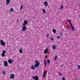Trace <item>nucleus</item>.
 <instances>
[{"label": "nucleus", "mask_w": 80, "mask_h": 80, "mask_svg": "<svg viewBox=\"0 0 80 80\" xmlns=\"http://www.w3.org/2000/svg\"><path fill=\"white\" fill-rule=\"evenodd\" d=\"M2 53H4V54H5V53H6V51H5V50H3L2 51Z\"/></svg>", "instance_id": "4be33fe9"}, {"label": "nucleus", "mask_w": 80, "mask_h": 80, "mask_svg": "<svg viewBox=\"0 0 80 80\" xmlns=\"http://www.w3.org/2000/svg\"><path fill=\"white\" fill-rule=\"evenodd\" d=\"M19 53H22L23 51H22V49H20L19 50Z\"/></svg>", "instance_id": "dca6fc26"}, {"label": "nucleus", "mask_w": 80, "mask_h": 80, "mask_svg": "<svg viewBox=\"0 0 80 80\" xmlns=\"http://www.w3.org/2000/svg\"><path fill=\"white\" fill-rule=\"evenodd\" d=\"M69 24H70V26H71V27H72V26H72V23H70Z\"/></svg>", "instance_id": "c756f323"}, {"label": "nucleus", "mask_w": 80, "mask_h": 80, "mask_svg": "<svg viewBox=\"0 0 80 80\" xmlns=\"http://www.w3.org/2000/svg\"><path fill=\"white\" fill-rule=\"evenodd\" d=\"M45 58H47L48 57V56H45Z\"/></svg>", "instance_id": "f704fd0d"}, {"label": "nucleus", "mask_w": 80, "mask_h": 80, "mask_svg": "<svg viewBox=\"0 0 80 80\" xmlns=\"http://www.w3.org/2000/svg\"><path fill=\"white\" fill-rule=\"evenodd\" d=\"M14 77H15V75H14V74H12L10 75V78L12 79H13V78H14Z\"/></svg>", "instance_id": "0eeeda50"}, {"label": "nucleus", "mask_w": 80, "mask_h": 80, "mask_svg": "<svg viewBox=\"0 0 80 80\" xmlns=\"http://www.w3.org/2000/svg\"><path fill=\"white\" fill-rule=\"evenodd\" d=\"M57 56H56L55 58H54V60H55V61H56V60H57Z\"/></svg>", "instance_id": "412c9836"}, {"label": "nucleus", "mask_w": 80, "mask_h": 80, "mask_svg": "<svg viewBox=\"0 0 80 80\" xmlns=\"http://www.w3.org/2000/svg\"><path fill=\"white\" fill-rule=\"evenodd\" d=\"M4 67H7L8 66V63L6 61H5L4 63Z\"/></svg>", "instance_id": "1a4fd4ad"}, {"label": "nucleus", "mask_w": 80, "mask_h": 80, "mask_svg": "<svg viewBox=\"0 0 80 80\" xmlns=\"http://www.w3.org/2000/svg\"><path fill=\"white\" fill-rule=\"evenodd\" d=\"M22 8H23V6H22V5L21 6V8H20V10H22Z\"/></svg>", "instance_id": "a878e982"}, {"label": "nucleus", "mask_w": 80, "mask_h": 80, "mask_svg": "<svg viewBox=\"0 0 80 80\" xmlns=\"http://www.w3.org/2000/svg\"><path fill=\"white\" fill-rule=\"evenodd\" d=\"M24 23H25V24H26V25H27L28 24V22H27V20H25L24 21Z\"/></svg>", "instance_id": "2eb2a0df"}, {"label": "nucleus", "mask_w": 80, "mask_h": 80, "mask_svg": "<svg viewBox=\"0 0 80 80\" xmlns=\"http://www.w3.org/2000/svg\"><path fill=\"white\" fill-rule=\"evenodd\" d=\"M27 29V27L26 26H23L22 27V32H25V30Z\"/></svg>", "instance_id": "6e6552de"}, {"label": "nucleus", "mask_w": 80, "mask_h": 80, "mask_svg": "<svg viewBox=\"0 0 80 80\" xmlns=\"http://www.w3.org/2000/svg\"><path fill=\"white\" fill-rule=\"evenodd\" d=\"M8 62V63H9L11 64L13 62V60L11 59H9Z\"/></svg>", "instance_id": "20e7f679"}, {"label": "nucleus", "mask_w": 80, "mask_h": 80, "mask_svg": "<svg viewBox=\"0 0 80 80\" xmlns=\"http://www.w3.org/2000/svg\"><path fill=\"white\" fill-rule=\"evenodd\" d=\"M61 7L60 8V9H61V10L62 9V8H63V5H61Z\"/></svg>", "instance_id": "aec40b11"}, {"label": "nucleus", "mask_w": 80, "mask_h": 80, "mask_svg": "<svg viewBox=\"0 0 80 80\" xmlns=\"http://www.w3.org/2000/svg\"><path fill=\"white\" fill-rule=\"evenodd\" d=\"M35 63L36 64H35L34 66L32 65L31 67V69L32 70H35V68H38L40 65V62L37 61H35Z\"/></svg>", "instance_id": "f257e3e1"}, {"label": "nucleus", "mask_w": 80, "mask_h": 80, "mask_svg": "<svg viewBox=\"0 0 80 80\" xmlns=\"http://www.w3.org/2000/svg\"><path fill=\"white\" fill-rule=\"evenodd\" d=\"M17 21H18V19L17 20Z\"/></svg>", "instance_id": "ea45409f"}, {"label": "nucleus", "mask_w": 80, "mask_h": 80, "mask_svg": "<svg viewBox=\"0 0 80 80\" xmlns=\"http://www.w3.org/2000/svg\"><path fill=\"white\" fill-rule=\"evenodd\" d=\"M26 24H25V23H23V24H22V25L23 26V27H25V25Z\"/></svg>", "instance_id": "bb28decb"}, {"label": "nucleus", "mask_w": 80, "mask_h": 80, "mask_svg": "<svg viewBox=\"0 0 80 80\" xmlns=\"http://www.w3.org/2000/svg\"><path fill=\"white\" fill-rule=\"evenodd\" d=\"M56 49V46H55V45H53L52 47V49H53V50H55Z\"/></svg>", "instance_id": "9b49d317"}, {"label": "nucleus", "mask_w": 80, "mask_h": 80, "mask_svg": "<svg viewBox=\"0 0 80 80\" xmlns=\"http://www.w3.org/2000/svg\"><path fill=\"white\" fill-rule=\"evenodd\" d=\"M10 10L11 12H13V8H11L10 9Z\"/></svg>", "instance_id": "5701e85b"}, {"label": "nucleus", "mask_w": 80, "mask_h": 80, "mask_svg": "<svg viewBox=\"0 0 80 80\" xmlns=\"http://www.w3.org/2000/svg\"><path fill=\"white\" fill-rule=\"evenodd\" d=\"M44 6H46V7H47V5H48V3L47 1H45L44 2Z\"/></svg>", "instance_id": "423d86ee"}, {"label": "nucleus", "mask_w": 80, "mask_h": 80, "mask_svg": "<svg viewBox=\"0 0 80 80\" xmlns=\"http://www.w3.org/2000/svg\"><path fill=\"white\" fill-rule=\"evenodd\" d=\"M71 29L72 30V31H74V30H75V28H74V27H73V26H72L71 27Z\"/></svg>", "instance_id": "ddd939ff"}, {"label": "nucleus", "mask_w": 80, "mask_h": 80, "mask_svg": "<svg viewBox=\"0 0 80 80\" xmlns=\"http://www.w3.org/2000/svg\"><path fill=\"white\" fill-rule=\"evenodd\" d=\"M42 10L43 13H46V11H45V9H42Z\"/></svg>", "instance_id": "f3484780"}, {"label": "nucleus", "mask_w": 80, "mask_h": 80, "mask_svg": "<svg viewBox=\"0 0 80 80\" xmlns=\"http://www.w3.org/2000/svg\"><path fill=\"white\" fill-rule=\"evenodd\" d=\"M78 69H80V66H79V65L78 66Z\"/></svg>", "instance_id": "c85d7f7f"}, {"label": "nucleus", "mask_w": 80, "mask_h": 80, "mask_svg": "<svg viewBox=\"0 0 80 80\" xmlns=\"http://www.w3.org/2000/svg\"><path fill=\"white\" fill-rule=\"evenodd\" d=\"M68 22L69 23H71V21H70V20H68Z\"/></svg>", "instance_id": "c9c22d12"}, {"label": "nucleus", "mask_w": 80, "mask_h": 80, "mask_svg": "<svg viewBox=\"0 0 80 80\" xmlns=\"http://www.w3.org/2000/svg\"><path fill=\"white\" fill-rule=\"evenodd\" d=\"M60 38V36H58L57 37V38L58 39H59V38Z\"/></svg>", "instance_id": "cd10ccee"}, {"label": "nucleus", "mask_w": 80, "mask_h": 80, "mask_svg": "<svg viewBox=\"0 0 80 80\" xmlns=\"http://www.w3.org/2000/svg\"><path fill=\"white\" fill-rule=\"evenodd\" d=\"M79 7L80 8V3L79 4Z\"/></svg>", "instance_id": "58836bf2"}, {"label": "nucleus", "mask_w": 80, "mask_h": 80, "mask_svg": "<svg viewBox=\"0 0 80 80\" xmlns=\"http://www.w3.org/2000/svg\"><path fill=\"white\" fill-rule=\"evenodd\" d=\"M61 67H63V65H62L61 66Z\"/></svg>", "instance_id": "4c0bfd02"}, {"label": "nucleus", "mask_w": 80, "mask_h": 80, "mask_svg": "<svg viewBox=\"0 0 80 80\" xmlns=\"http://www.w3.org/2000/svg\"><path fill=\"white\" fill-rule=\"evenodd\" d=\"M51 40H53L54 39L53 38H52L51 39Z\"/></svg>", "instance_id": "72a5a7b5"}, {"label": "nucleus", "mask_w": 80, "mask_h": 80, "mask_svg": "<svg viewBox=\"0 0 80 80\" xmlns=\"http://www.w3.org/2000/svg\"><path fill=\"white\" fill-rule=\"evenodd\" d=\"M54 33V34H55L56 33V30L54 29H53L52 31Z\"/></svg>", "instance_id": "a211bd4d"}, {"label": "nucleus", "mask_w": 80, "mask_h": 80, "mask_svg": "<svg viewBox=\"0 0 80 80\" xmlns=\"http://www.w3.org/2000/svg\"><path fill=\"white\" fill-rule=\"evenodd\" d=\"M44 65H45V66H47V61L45 59L44 60Z\"/></svg>", "instance_id": "f8f14e48"}, {"label": "nucleus", "mask_w": 80, "mask_h": 80, "mask_svg": "<svg viewBox=\"0 0 80 80\" xmlns=\"http://www.w3.org/2000/svg\"><path fill=\"white\" fill-rule=\"evenodd\" d=\"M11 1H9L8 0H6V5H8V4L10 3V2Z\"/></svg>", "instance_id": "39448f33"}, {"label": "nucleus", "mask_w": 80, "mask_h": 80, "mask_svg": "<svg viewBox=\"0 0 80 80\" xmlns=\"http://www.w3.org/2000/svg\"><path fill=\"white\" fill-rule=\"evenodd\" d=\"M0 44L1 45H2V46H5V43L3 42V41L2 40H0Z\"/></svg>", "instance_id": "7ed1b4c3"}, {"label": "nucleus", "mask_w": 80, "mask_h": 80, "mask_svg": "<svg viewBox=\"0 0 80 80\" xmlns=\"http://www.w3.org/2000/svg\"><path fill=\"white\" fill-rule=\"evenodd\" d=\"M48 63H50V61L49 60H47Z\"/></svg>", "instance_id": "b1692460"}, {"label": "nucleus", "mask_w": 80, "mask_h": 80, "mask_svg": "<svg viewBox=\"0 0 80 80\" xmlns=\"http://www.w3.org/2000/svg\"><path fill=\"white\" fill-rule=\"evenodd\" d=\"M32 79L34 80H38V77L37 76H32Z\"/></svg>", "instance_id": "f03ea898"}, {"label": "nucleus", "mask_w": 80, "mask_h": 80, "mask_svg": "<svg viewBox=\"0 0 80 80\" xmlns=\"http://www.w3.org/2000/svg\"><path fill=\"white\" fill-rule=\"evenodd\" d=\"M47 38H48L49 37V34H47Z\"/></svg>", "instance_id": "7c9ffc66"}, {"label": "nucleus", "mask_w": 80, "mask_h": 80, "mask_svg": "<svg viewBox=\"0 0 80 80\" xmlns=\"http://www.w3.org/2000/svg\"><path fill=\"white\" fill-rule=\"evenodd\" d=\"M59 75H60V76H62L63 75V74H62V73H60V72H59Z\"/></svg>", "instance_id": "393cba45"}, {"label": "nucleus", "mask_w": 80, "mask_h": 80, "mask_svg": "<svg viewBox=\"0 0 80 80\" xmlns=\"http://www.w3.org/2000/svg\"><path fill=\"white\" fill-rule=\"evenodd\" d=\"M3 74H4V75H5V72H3Z\"/></svg>", "instance_id": "473e14b6"}, {"label": "nucleus", "mask_w": 80, "mask_h": 80, "mask_svg": "<svg viewBox=\"0 0 80 80\" xmlns=\"http://www.w3.org/2000/svg\"><path fill=\"white\" fill-rule=\"evenodd\" d=\"M47 52H48V50L45 49L44 51V53H45V54L47 53Z\"/></svg>", "instance_id": "4468645a"}, {"label": "nucleus", "mask_w": 80, "mask_h": 80, "mask_svg": "<svg viewBox=\"0 0 80 80\" xmlns=\"http://www.w3.org/2000/svg\"><path fill=\"white\" fill-rule=\"evenodd\" d=\"M60 34V35H61V36H62V35H63L62 34V33H61Z\"/></svg>", "instance_id": "e433bc0d"}, {"label": "nucleus", "mask_w": 80, "mask_h": 80, "mask_svg": "<svg viewBox=\"0 0 80 80\" xmlns=\"http://www.w3.org/2000/svg\"><path fill=\"white\" fill-rule=\"evenodd\" d=\"M45 76H46V72H44L43 74V78H45Z\"/></svg>", "instance_id": "9d476101"}, {"label": "nucleus", "mask_w": 80, "mask_h": 80, "mask_svg": "<svg viewBox=\"0 0 80 80\" xmlns=\"http://www.w3.org/2000/svg\"><path fill=\"white\" fill-rule=\"evenodd\" d=\"M65 80V78L63 77L62 79V80Z\"/></svg>", "instance_id": "2f4dec72"}, {"label": "nucleus", "mask_w": 80, "mask_h": 80, "mask_svg": "<svg viewBox=\"0 0 80 80\" xmlns=\"http://www.w3.org/2000/svg\"><path fill=\"white\" fill-rule=\"evenodd\" d=\"M2 57H4L5 56V54L3 53H2Z\"/></svg>", "instance_id": "6ab92c4d"}]
</instances>
